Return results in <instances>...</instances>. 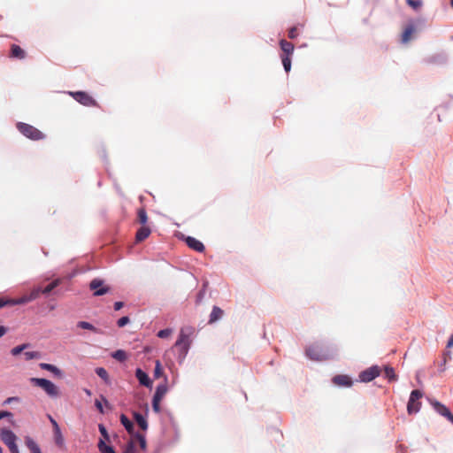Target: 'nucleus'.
<instances>
[{"label": "nucleus", "instance_id": "obj_64", "mask_svg": "<svg viewBox=\"0 0 453 453\" xmlns=\"http://www.w3.org/2000/svg\"><path fill=\"white\" fill-rule=\"evenodd\" d=\"M450 6L453 9V0H450Z\"/></svg>", "mask_w": 453, "mask_h": 453}, {"label": "nucleus", "instance_id": "obj_8", "mask_svg": "<svg viewBox=\"0 0 453 453\" xmlns=\"http://www.w3.org/2000/svg\"><path fill=\"white\" fill-rule=\"evenodd\" d=\"M88 286L94 296H103L111 290V287L105 284V280L99 277L94 278Z\"/></svg>", "mask_w": 453, "mask_h": 453}, {"label": "nucleus", "instance_id": "obj_16", "mask_svg": "<svg viewBox=\"0 0 453 453\" xmlns=\"http://www.w3.org/2000/svg\"><path fill=\"white\" fill-rule=\"evenodd\" d=\"M94 404H95V407H96V411L100 414H103V415L105 414L106 411H112V409H113V406L108 401L106 396L104 395L103 394L100 395V399H96L95 400Z\"/></svg>", "mask_w": 453, "mask_h": 453}, {"label": "nucleus", "instance_id": "obj_17", "mask_svg": "<svg viewBox=\"0 0 453 453\" xmlns=\"http://www.w3.org/2000/svg\"><path fill=\"white\" fill-rule=\"evenodd\" d=\"M426 400L434 409V411L438 413L440 416L444 417L450 409L440 402L439 400L433 398V397H426Z\"/></svg>", "mask_w": 453, "mask_h": 453}, {"label": "nucleus", "instance_id": "obj_29", "mask_svg": "<svg viewBox=\"0 0 453 453\" xmlns=\"http://www.w3.org/2000/svg\"><path fill=\"white\" fill-rule=\"evenodd\" d=\"M95 373L101 379L104 380V382L106 384V385H111V378H110V375L108 373V371L103 367V366H98V367H96L95 369Z\"/></svg>", "mask_w": 453, "mask_h": 453}, {"label": "nucleus", "instance_id": "obj_28", "mask_svg": "<svg viewBox=\"0 0 453 453\" xmlns=\"http://www.w3.org/2000/svg\"><path fill=\"white\" fill-rule=\"evenodd\" d=\"M384 378L389 382H395L398 380V376L395 373V369L391 365H386L384 367Z\"/></svg>", "mask_w": 453, "mask_h": 453}, {"label": "nucleus", "instance_id": "obj_6", "mask_svg": "<svg viewBox=\"0 0 453 453\" xmlns=\"http://www.w3.org/2000/svg\"><path fill=\"white\" fill-rule=\"evenodd\" d=\"M424 392L421 389H413L409 396L407 403V412L409 415H414L419 412L421 409L420 399L423 397Z\"/></svg>", "mask_w": 453, "mask_h": 453}, {"label": "nucleus", "instance_id": "obj_53", "mask_svg": "<svg viewBox=\"0 0 453 453\" xmlns=\"http://www.w3.org/2000/svg\"><path fill=\"white\" fill-rule=\"evenodd\" d=\"M125 306V303L123 301H116L113 303V309L115 311H120Z\"/></svg>", "mask_w": 453, "mask_h": 453}, {"label": "nucleus", "instance_id": "obj_21", "mask_svg": "<svg viewBox=\"0 0 453 453\" xmlns=\"http://www.w3.org/2000/svg\"><path fill=\"white\" fill-rule=\"evenodd\" d=\"M167 383H168V376H165V380H163L162 383H159L156 387V389L152 395V398L162 401L163 398L165 397V394L168 391Z\"/></svg>", "mask_w": 453, "mask_h": 453}, {"label": "nucleus", "instance_id": "obj_57", "mask_svg": "<svg viewBox=\"0 0 453 453\" xmlns=\"http://www.w3.org/2000/svg\"><path fill=\"white\" fill-rule=\"evenodd\" d=\"M9 331V327L4 325L0 326V338L5 335Z\"/></svg>", "mask_w": 453, "mask_h": 453}, {"label": "nucleus", "instance_id": "obj_4", "mask_svg": "<svg viewBox=\"0 0 453 453\" xmlns=\"http://www.w3.org/2000/svg\"><path fill=\"white\" fill-rule=\"evenodd\" d=\"M16 128L22 135L31 141H40L46 137V135L38 128L25 122H17Z\"/></svg>", "mask_w": 453, "mask_h": 453}, {"label": "nucleus", "instance_id": "obj_41", "mask_svg": "<svg viewBox=\"0 0 453 453\" xmlns=\"http://www.w3.org/2000/svg\"><path fill=\"white\" fill-rule=\"evenodd\" d=\"M406 4L413 11L418 12L423 5L422 0H406Z\"/></svg>", "mask_w": 453, "mask_h": 453}, {"label": "nucleus", "instance_id": "obj_30", "mask_svg": "<svg viewBox=\"0 0 453 453\" xmlns=\"http://www.w3.org/2000/svg\"><path fill=\"white\" fill-rule=\"evenodd\" d=\"M208 287H209V281L207 280H203L201 288L199 289V291L197 292V294L196 296L195 303L196 305H199L203 302Z\"/></svg>", "mask_w": 453, "mask_h": 453}, {"label": "nucleus", "instance_id": "obj_3", "mask_svg": "<svg viewBox=\"0 0 453 453\" xmlns=\"http://www.w3.org/2000/svg\"><path fill=\"white\" fill-rule=\"evenodd\" d=\"M279 45L281 50L280 55L284 71L288 73L292 67V57L295 50V46L292 42L285 39L279 41Z\"/></svg>", "mask_w": 453, "mask_h": 453}, {"label": "nucleus", "instance_id": "obj_40", "mask_svg": "<svg viewBox=\"0 0 453 453\" xmlns=\"http://www.w3.org/2000/svg\"><path fill=\"white\" fill-rule=\"evenodd\" d=\"M28 347H30V344L29 343H22V344H19L15 347H13L12 349H11V354L13 356V357H17L19 355H20L26 349H27Z\"/></svg>", "mask_w": 453, "mask_h": 453}, {"label": "nucleus", "instance_id": "obj_20", "mask_svg": "<svg viewBox=\"0 0 453 453\" xmlns=\"http://www.w3.org/2000/svg\"><path fill=\"white\" fill-rule=\"evenodd\" d=\"M36 298H37V293L34 292V290L32 289L29 294H27L23 296H20L19 298H11V305L14 306V305L26 304V303H28L35 300Z\"/></svg>", "mask_w": 453, "mask_h": 453}, {"label": "nucleus", "instance_id": "obj_11", "mask_svg": "<svg viewBox=\"0 0 453 453\" xmlns=\"http://www.w3.org/2000/svg\"><path fill=\"white\" fill-rule=\"evenodd\" d=\"M61 282H62V280L60 278H58V279L54 280L52 282H50V284H48L47 286H45V287L38 286V287L35 288L33 290H34V292L37 293V298L40 296V295H43L46 297H49L52 295L58 294V291L56 289L59 287Z\"/></svg>", "mask_w": 453, "mask_h": 453}, {"label": "nucleus", "instance_id": "obj_48", "mask_svg": "<svg viewBox=\"0 0 453 453\" xmlns=\"http://www.w3.org/2000/svg\"><path fill=\"white\" fill-rule=\"evenodd\" d=\"M20 402H21V398L19 396H10V397H7L3 402V405H8V404H11L12 403H20Z\"/></svg>", "mask_w": 453, "mask_h": 453}, {"label": "nucleus", "instance_id": "obj_44", "mask_svg": "<svg viewBox=\"0 0 453 453\" xmlns=\"http://www.w3.org/2000/svg\"><path fill=\"white\" fill-rule=\"evenodd\" d=\"M130 322H131L130 317L128 315H126V316H122L121 318H119L117 320L116 325L118 327L123 328L126 326H127Z\"/></svg>", "mask_w": 453, "mask_h": 453}, {"label": "nucleus", "instance_id": "obj_22", "mask_svg": "<svg viewBox=\"0 0 453 453\" xmlns=\"http://www.w3.org/2000/svg\"><path fill=\"white\" fill-rule=\"evenodd\" d=\"M224 315V311L217 305H213L209 316L208 324L211 325L219 321Z\"/></svg>", "mask_w": 453, "mask_h": 453}, {"label": "nucleus", "instance_id": "obj_61", "mask_svg": "<svg viewBox=\"0 0 453 453\" xmlns=\"http://www.w3.org/2000/svg\"><path fill=\"white\" fill-rule=\"evenodd\" d=\"M76 275V272L73 271V273H69L68 276H67V279L68 280H71L73 279L74 276Z\"/></svg>", "mask_w": 453, "mask_h": 453}, {"label": "nucleus", "instance_id": "obj_13", "mask_svg": "<svg viewBox=\"0 0 453 453\" xmlns=\"http://www.w3.org/2000/svg\"><path fill=\"white\" fill-rule=\"evenodd\" d=\"M144 408H145V411L144 413H141L139 411H134L133 412V417L134 418V420L136 421V423L138 424V426H140V428L146 432L149 428V422H148V414H149V405L146 403L144 405Z\"/></svg>", "mask_w": 453, "mask_h": 453}, {"label": "nucleus", "instance_id": "obj_12", "mask_svg": "<svg viewBox=\"0 0 453 453\" xmlns=\"http://www.w3.org/2000/svg\"><path fill=\"white\" fill-rule=\"evenodd\" d=\"M305 355L314 361H323L329 358V356L319 345H311L305 349Z\"/></svg>", "mask_w": 453, "mask_h": 453}, {"label": "nucleus", "instance_id": "obj_24", "mask_svg": "<svg viewBox=\"0 0 453 453\" xmlns=\"http://www.w3.org/2000/svg\"><path fill=\"white\" fill-rule=\"evenodd\" d=\"M24 442L30 453H42L39 444L29 435L24 437Z\"/></svg>", "mask_w": 453, "mask_h": 453}, {"label": "nucleus", "instance_id": "obj_26", "mask_svg": "<svg viewBox=\"0 0 453 453\" xmlns=\"http://www.w3.org/2000/svg\"><path fill=\"white\" fill-rule=\"evenodd\" d=\"M451 355H452V352L449 349H446L442 352V359L438 365V370H437L438 373H442L447 370L446 365H447V362L451 359Z\"/></svg>", "mask_w": 453, "mask_h": 453}, {"label": "nucleus", "instance_id": "obj_59", "mask_svg": "<svg viewBox=\"0 0 453 453\" xmlns=\"http://www.w3.org/2000/svg\"><path fill=\"white\" fill-rule=\"evenodd\" d=\"M453 347V333L450 334L447 341L446 349H450Z\"/></svg>", "mask_w": 453, "mask_h": 453}, {"label": "nucleus", "instance_id": "obj_32", "mask_svg": "<svg viewBox=\"0 0 453 453\" xmlns=\"http://www.w3.org/2000/svg\"><path fill=\"white\" fill-rule=\"evenodd\" d=\"M111 357L120 363H124L128 359L127 352L122 349H118L112 351L111 353Z\"/></svg>", "mask_w": 453, "mask_h": 453}, {"label": "nucleus", "instance_id": "obj_23", "mask_svg": "<svg viewBox=\"0 0 453 453\" xmlns=\"http://www.w3.org/2000/svg\"><path fill=\"white\" fill-rule=\"evenodd\" d=\"M119 421L130 435H133L136 432L133 421L126 414H120Z\"/></svg>", "mask_w": 453, "mask_h": 453}, {"label": "nucleus", "instance_id": "obj_50", "mask_svg": "<svg viewBox=\"0 0 453 453\" xmlns=\"http://www.w3.org/2000/svg\"><path fill=\"white\" fill-rule=\"evenodd\" d=\"M0 416H1V419L7 418L9 420H11L13 418V413L7 410L0 411Z\"/></svg>", "mask_w": 453, "mask_h": 453}, {"label": "nucleus", "instance_id": "obj_33", "mask_svg": "<svg viewBox=\"0 0 453 453\" xmlns=\"http://www.w3.org/2000/svg\"><path fill=\"white\" fill-rule=\"evenodd\" d=\"M165 376H167V375L165 373L163 365L160 362V360L157 359L155 361V366H154V371H153V378L155 380H157V379H160V378H163L165 380Z\"/></svg>", "mask_w": 453, "mask_h": 453}, {"label": "nucleus", "instance_id": "obj_46", "mask_svg": "<svg viewBox=\"0 0 453 453\" xmlns=\"http://www.w3.org/2000/svg\"><path fill=\"white\" fill-rule=\"evenodd\" d=\"M123 453H136V448L133 441H129L123 449Z\"/></svg>", "mask_w": 453, "mask_h": 453}, {"label": "nucleus", "instance_id": "obj_52", "mask_svg": "<svg viewBox=\"0 0 453 453\" xmlns=\"http://www.w3.org/2000/svg\"><path fill=\"white\" fill-rule=\"evenodd\" d=\"M188 354H183V353H180V352H177V355H176V359H177V362L180 365H181L186 357H187Z\"/></svg>", "mask_w": 453, "mask_h": 453}, {"label": "nucleus", "instance_id": "obj_58", "mask_svg": "<svg viewBox=\"0 0 453 453\" xmlns=\"http://www.w3.org/2000/svg\"><path fill=\"white\" fill-rule=\"evenodd\" d=\"M443 418H445L453 426V413L451 411H449V412Z\"/></svg>", "mask_w": 453, "mask_h": 453}, {"label": "nucleus", "instance_id": "obj_45", "mask_svg": "<svg viewBox=\"0 0 453 453\" xmlns=\"http://www.w3.org/2000/svg\"><path fill=\"white\" fill-rule=\"evenodd\" d=\"M160 403H161L160 400L154 399V398L151 399L152 411L157 414L160 413L162 411Z\"/></svg>", "mask_w": 453, "mask_h": 453}, {"label": "nucleus", "instance_id": "obj_37", "mask_svg": "<svg viewBox=\"0 0 453 453\" xmlns=\"http://www.w3.org/2000/svg\"><path fill=\"white\" fill-rule=\"evenodd\" d=\"M137 220L141 226H147L149 218L144 207L137 210Z\"/></svg>", "mask_w": 453, "mask_h": 453}, {"label": "nucleus", "instance_id": "obj_60", "mask_svg": "<svg viewBox=\"0 0 453 453\" xmlns=\"http://www.w3.org/2000/svg\"><path fill=\"white\" fill-rule=\"evenodd\" d=\"M83 391L88 396H90L92 395V391L88 388H84Z\"/></svg>", "mask_w": 453, "mask_h": 453}, {"label": "nucleus", "instance_id": "obj_1", "mask_svg": "<svg viewBox=\"0 0 453 453\" xmlns=\"http://www.w3.org/2000/svg\"><path fill=\"white\" fill-rule=\"evenodd\" d=\"M194 333L195 328L192 326H186L180 328L173 346L174 348H177V352L188 354L192 346V340L190 337Z\"/></svg>", "mask_w": 453, "mask_h": 453}, {"label": "nucleus", "instance_id": "obj_9", "mask_svg": "<svg viewBox=\"0 0 453 453\" xmlns=\"http://www.w3.org/2000/svg\"><path fill=\"white\" fill-rule=\"evenodd\" d=\"M67 93L76 102H78L79 104H81L83 106L92 107V106L97 105V102L96 101V99L86 91L77 90V91H68Z\"/></svg>", "mask_w": 453, "mask_h": 453}, {"label": "nucleus", "instance_id": "obj_63", "mask_svg": "<svg viewBox=\"0 0 453 453\" xmlns=\"http://www.w3.org/2000/svg\"><path fill=\"white\" fill-rule=\"evenodd\" d=\"M139 200H140L141 202H143V200H144V196H139Z\"/></svg>", "mask_w": 453, "mask_h": 453}, {"label": "nucleus", "instance_id": "obj_43", "mask_svg": "<svg viewBox=\"0 0 453 453\" xmlns=\"http://www.w3.org/2000/svg\"><path fill=\"white\" fill-rule=\"evenodd\" d=\"M173 333V329L170 327H165L163 329H160L157 333V336L160 339H166L168 338Z\"/></svg>", "mask_w": 453, "mask_h": 453}, {"label": "nucleus", "instance_id": "obj_54", "mask_svg": "<svg viewBox=\"0 0 453 453\" xmlns=\"http://www.w3.org/2000/svg\"><path fill=\"white\" fill-rule=\"evenodd\" d=\"M6 306H12L11 305V298H8V299L0 298V309L6 307Z\"/></svg>", "mask_w": 453, "mask_h": 453}, {"label": "nucleus", "instance_id": "obj_2", "mask_svg": "<svg viewBox=\"0 0 453 453\" xmlns=\"http://www.w3.org/2000/svg\"><path fill=\"white\" fill-rule=\"evenodd\" d=\"M29 382L36 388H41L50 398H58L60 395L59 388L47 378L31 377Z\"/></svg>", "mask_w": 453, "mask_h": 453}, {"label": "nucleus", "instance_id": "obj_49", "mask_svg": "<svg viewBox=\"0 0 453 453\" xmlns=\"http://www.w3.org/2000/svg\"><path fill=\"white\" fill-rule=\"evenodd\" d=\"M166 414H167V416L169 418V421L171 422L172 426L174 428V432H175V435H176V440H177L178 436H179V433H178V428L176 426L173 416V414L169 411H166Z\"/></svg>", "mask_w": 453, "mask_h": 453}, {"label": "nucleus", "instance_id": "obj_5", "mask_svg": "<svg viewBox=\"0 0 453 453\" xmlns=\"http://www.w3.org/2000/svg\"><path fill=\"white\" fill-rule=\"evenodd\" d=\"M425 22L426 19L424 18H418L417 19H409L408 23L406 24L401 34V42L403 44L408 43L412 39L413 35L416 33L417 26L418 24L423 25L425 24Z\"/></svg>", "mask_w": 453, "mask_h": 453}, {"label": "nucleus", "instance_id": "obj_10", "mask_svg": "<svg viewBox=\"0 0 453 453\" xmlns=\"http://www.w3.org/2000/svg\"><path fill=\"white\" fill-rule=\"evenodd\" d=\"M177 237L179 240L183 241L189 249L198 253H203L205 251L204 244L196 237L186 235L180 232L177 234Z\"/></svg>", "mask_w": 453, "mask_h": 453}, {"label": "nucleus", "instance_id": "obj_39", "mask_svg": "<svg viewBox=\"0 0 453 453\" xmlns=\"http://www.w3.org/2000/svg\"><path fill=\"white\" fill-rule=\"evenodd\" d=\"M98 431L101 434V437L99 440H104V442H110L111 441V436L107 430V427L103 424H98Z\"/></svg>", "mask_w": 453, "mask_h": 453}, {"label": "nucleus", "instance_id": "obj_36", "mask_svg": "<svg viewBox=\"0 0 453 453\" xmlns=\"http://www.w3.org/2000/svg\"><path fill=\"white\" fill-rule=\"evenodd\" d=\"M132 436H134L139 442V447L141 450H147V439L145 434H142L140 432H135Z\"/></svg>", "mask_w": 453, "mask_h": 453}, {"label": "nucleus", "instance_id": "obj_62", "mask_svg": "<svg viewBox=\"0 0 453 453\" xmlns=\"http://www.w3.org/2000/svg\"><path fill=\"white\" fill-rule=\"evenodd\" d=\"M161 449H162V445H159L158 449L157 451H155L154 453H160Z\"/></svg>", "mask_w": 453, "mask_h": 453}, {"label": "nucleus", "instance_id": "obj_56", "mask_svg": "<svg viewBox=\"0 0 453 453\" xmlns=\"http://www.w3.org/2000/svg\"><path fill=\"white\" fill-rule=\"evenodd\" d=\"M47 418H48L49 421L50 422L52 428L59 426L57 420L50 414H47Z\"/></svg>", "mask_w": 453, "mask_h": 453}, {"label": "nucleus", "instance_id": "obj_42", "mask_svg": "<svg viewBox=\"0 0 453 453\" xmlns=\"http://www.w3.org/2000/svg\"><path fill=\"white\" fill-rule=\"evenodd\" d=\"M24 356H25L26 361H30L33 359H39L42 357L41 352L35 351V350L26 351V352H24Z\"/></svg>", "mask_w": 453, "mask_h": 453}, {"label": "nucleus", "instance_id": "obj_31", "mask_svg": "<svg viewBox=\"0 0 453 453\" xmlns=\"http://www.w3.org/2000/svg\"><path fill=\"white\" fill-rule=\"evenodd\" d=\"M76 326L81 329L88 330L90 332H93L95 334H100L101 331L99 328L95 326L91 322L85 321V320H80L77 322Z\"/></svg>", "mask_w": 453, "mask_h": 453}, {"label": "nucleus", "instance_id": "obj_18", "mask_svg": "<svg viewBox=\"0 0 453 453\" xmlns=\"http://www.w3.org/2000/svg\"><path fill=\"white\" fill-rule=\"evenodd\" d=\"M0 439L7 446L18 441L16 434L9 427H3L0 429Z\"/></svg>", "mask_w": 453, "mask_h": 453}, {"label": "nucleus", "instance_id": "obj_38", "mask_svg": "<svg viewBox=\"0 0 453 453\" xmlns=\"http://www.w3.org/2000/svg\"><path fill=\"white\" fill-rule=\"evenodd\" d=\"M426 62L430 64L443 65L447 62V57L444 54H436L428 58Z\"/></svg>", "mask_w": 453, "mask_h": 453}, {"label": "nucleus", "instance_id": "obj_55", "mask_svg": "<svg viewBox=\"0 0 453 453\" xmlns=\"http://www.w3.org/2000/svg\"><path fill=\"white\" fill-rule=\"evenodd\" d=\"M101 158L105 165L109 164L108 157L105 149H103L100 152Z\"/></svg>", "mask_w": 453, "mask_h": 453}, {"label": "nucleus", "instance_id": "obj_25", "mask_svg": "<svg viewBox=\"0 0 453 453\" xmlns=\"http://www.w3.org/2000/svg\"><path fill=\"white\" fill-rule=\"evenodd\" d=\"M151 234V229L148 226H141L135 234V240L137 242L145 241Z\"/></svg>", "mask_w": 453, "mask_h": 453}, {"label": "nucleus", "instance_id": "obj_35", "mask_svg": "<svg viewBox=\"0 0 453 453\" xmlns=\"http://www.w3.org/2000/svg\"><path fill=\"white\" fill-rule=\"evenodd\" d=\"M97 447L100 453H117L114 447L109 442H104V440H99Z\"/></svg>", "mask_w": 453, "mask_h": 453}, {"label": "nucleus", "instance_id": "obj_27", "mask_svg": "<svg viewBox=\"0 0 453 453\" xmlns=\"http://www.w3.org/2000/svg\"><path fill=\"white\" fill-rule=\"evenodd\" d=\"M26 57V51L18 44H12L10 50V58L16 59H23Z\"/></svg>", "mask_w": 453, "mask_h": 453}, {"label": "nucleus", "instance_id": "obj_15", "mask_svg": "<svg viewBox=\"0 0 453 453\" xmlns=\"http://www.w3.org/2000/svg\"><path fill=\"white\" fill-rule=\"evenodd\" d=\"M332 382L339 388H351L354 384L353 379L348 374H337L332 378Z\"/></svg>", "mask_w": 453, "mask_h": 453}, {"label": "nucleus", "instance_id": "obj_51", "mask_svg": "<svg viewBox=\"0 0 453 453\" xmlns=\"http://www.w3.org/2000/svg\"><path fill=\"white\" fill-rule=\"evenodd\" d=\"M11 453H20L17 441H14L6 446Z\"/></svg>", "mask_w": 453, "mask_h": 453}, {"label": "nucleus", "instance_id": "obj_14", "mask_svg": "<svg viewBox=\"0 0 453 453\" xmlns=\"http://www.w3.org/2000/svg\"><path fill=\"white\" fill-rule=\"evenodd\" d=\"M134 375L141 386H143L149 389L153 388V380L143 369L137 367L134 371Z\"/></svg>", "mask_w": 453, "mask_h": 453}, {"label": "nucleus", "instance_id": "obj_7", "mask_svg": "<svg viewBox=\"0 0 453 453\" xmlns=\"http://www.w3.org/2000/svg\"><path fill=\"white\" fill-rule=\"evenodd\" d=\"M381 374V368L378 365H372L370 367L361 371L358 373V379L357 381L361 383L372 382Z\"/></svg>", "mask_w": 453, "mask_h": 453}, {"label": "nucleus", "instance_id": "obj_47", "mask_svg": "<svg viewBox=\"0 0 453 453\" xmlns=\"http://www.w3.org/2000/svg\"><path fill=\"white\" fill-rule=\"evenodd\" d=\"M288 36L289 39H296L297 36H298V32H297V26H293L291 27H289L288 31Z\"/></svg>", "mask_w": 453, "mask_h": 453}, {"label": "nucleus", "instance_id": "obj_34", "mask_svg": "<svg viewBox=\"0 0 453 453\" xmlns=\"http://www.w3.org/2000/svg\"><path fill=\"white\" fill-rule=\"evenodd\" d=\"M52 430H53V439H54L55 444L58 447L63 446L65 443V439H64L60 426L52 428Z\"/></svg>", "mask_w": 453, "mask_h": 453}, {"label": "nucleus", "instance_id": "obj_19", "mask_svg": "<svg viewBox=\"0 0 453 453\" xmlns=\"http://www.w3.org/2000/svg\"><path fill=\"white\" fill-rule=\"evenodd\" d=\"M39 367L43 371L50 372L57 379H63L65 377L64 371L53 364L40 363Z\"/></svg>", "mask_w": 453, "mask_h": 453}]
</instances>
